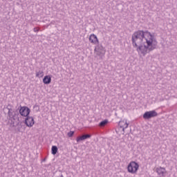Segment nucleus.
<instances>
[{
  "label": "nucleus",
  "instance_id": "nucleus-4",
  "mask_svg": "<svg viewBox=\"0 0 177 177\" xmlns=\"http://www.w3.org/2000/svg\"><path fill=\"white\" fill-rule=\"evenodd\" d=\"M157 115H158V114L156 111H147L143 114V118L145 120H150V118L157 117Z\"/></svg>",
  "mask_w": 177,
  "mask_h": 177
},
{
  "label": "nucleus",
  "instance_id": "nucleus-14",
  "mask_svg": "<svg viewBox=\"0 0 177 177\" xmlns=\"http://www.w3.org/2000/svg\"><path fill=\"white\" fill-rule=\"evenodd\" d=\"M107 122H109V121L104 120V121L101 122L99 125L100 127H104L107 124Z\"/></svg>",
  "mask_w": 177,
  "mask_h": 177
},
{
  "label": "nucleus",
  "instance_id": "nucleus-10",
  "mask_svg": "<svg viewBox=\"0 0 177 177\" xmlns=\"http://www.w3.org/2000/svg\"><path fill=\"white\" fill-rule=\"evenodd\" d=\"M156 172L158 174V175H162V176H164L165 174H167V171L165 170V168L164 167H158L156 169Z\"/></svg>",
  "mask_w": 177,
  "mask_h": 177
},
{
  "label": "nucleus",
  "instance_id": "nucleus-3",
  "mask_svg": "<svg viewBox=\"0 0 177 177\" xmlns=\"http://www.w3.org/2000/svg\"><path fill=\"white\" fill-rule=\"evenodd\" d=\"M129 124L127 122V120H120L119 122V128L116 130L118 135H124L125 133V129L128 128Z\"/></svg>",
  "mask_w": 177,
  "mask_h": 177
},
{
  "label": "nucleus",
  "instance_id": "nucleus-9",
  "mask_svg": "<svg viewBox=\"0 0 177 177\" xmlns=\"http://www.w3.org/2000/svg\"><path fill=\"white\" fill-rule=\"evenodd\" d=\"M50 82H52V75H48L44 76V77L43 78V83L46 85H49Z\"/></svg>",
  "mask_w": 177,
  "mask_h": 177
},
{
  "label": "nucleus",
  "instance_id": "nucleus-16",
  "mask_svg": "<svg viewBox=\"0 0 177 177\" xmlns=\"http://www.w3.org/2000/svg\"><path fill=\"white\" fill-rule=\"evenodd\" d=\"M34 31H35V32H37L39 31V29L38 28H35Z\"/></svg>",
  "mask_w": 177,
  "mask_h": 177
},
{
  "label": "nucleus",
  "instance_id": "nucleus-2",
  "mask_svg": "<svg viewBox=\"0 0 177 177\" xmlns=\"http://www.w3.org/2000/svg\"><path fill=\"white\" fill-rule=\"evenodd\" d=\"M139 171V163L131 161L127 166V171L132 175H136Z\"/></svg>",
  "mask_w": 177,
  "mask_h": 177
},
{
  "label": "nucleus",
  "instance_id": "nucleus-15",
  "mask_svg": "<svg viewBox=\"0 0 177 177\" xmlns=\"http://www.w3.org/2000/svg\"><path fill=\"white\" fill-rule=\"evenodd\" d=\"M67 136H68V138H73V136H74V131H71L67 133Z\"/></svg>",
  "mask_w": 177,
  "mask_h": 177
},
{
  "label": "nucleus",
  "instance_id": "nucleus-5",
  "mask_svg": "<svg viewBox=\"0 0 177 177\" xmlns=\"http://www.w3.org/2000/svg\"><path fill=\"white\" fill-rule=\"evenodd\" d=\"M25 124L28 128L34 127V124H35L34 118L32 116H27L25 119Z\"/></svg>",
  "mask_w": 177,
  "mask_h": 177
},
{
  "label": "nucleus",
  "instance_id": "nucleus-6",
  "mask_svg": "<svg viewBox=\"0 0 177 177\" xmlns=\"http://www.w3.org/2000/svg\"><path fill=\"white\" fill-rule=\"evenodd\" d=\"M30 111V109L27 106H21L19 109V113L22 117H28Z\"/></svg>",
  "mask_w": 177,
  "mask_h": 177
},
{
  "label": "nucleus",
  "instance_id": "nucleus-1",
  "mask_svg": "<svg viewBox=\"0 0 177 177\" xmlns=\"http://www.w3.org/2000/svg\"><path fill=\"white\" fill-rule=\"evenodd\" d=\"M132 44L139 55L145 56L157 48V39L149 31L138 30L132 35Z\"/></svg>",
  "mask_w": 177,
  "mask_h": 177
},
{
  "label": "nucleus",
  "instance_id": "nucleus-13",
  "mask_svg": "<svg viewBox=\"0 0 177 177\" xmlns=\"http://www.w3.org/2000/svg\"><path fill=\"white\" fill-rule=\"evenodd\" d=\"M52 154L55 156L57 153V147L53 146L51 148Z\"/></svg>",
  "mask_w": 177,
  "mask_h": 177
},
{
  "label": "nucleus",
  "instance_id": "nucleus-12",
  "mask_svg": "<svg viewBox=\"0 0 177 177\" xmlns=\"http://www.w3.org/2000/svg\"><path fill=\"white\" fill-rule=\"evenodd\" d=\"M36 77L37 78H42L44 77V71H38L36 72Z\"/></svg>",
  "mask_w": 177,
  "mask_h": 177
},
{
  "label": "nucleus",
  "instance_id": "nucleus-11",
  "mask_svg": "<svg viewBox=\"0 0 177 177\" xmlns=\"http://www.w3.org/2000/svg\"><path fill=\"white\" fill-rule=\"evenodd\" d=\"M103 49V47H101V48H99V46H95L94 52H96L97 55H100L102 53V50Z\"/></svg>",
  "mask_w": 177,
  "mask_h": 177
},
{
  "label": "nucleus",
  "instance_id": "nucleus-8",
  "mask_svg": "<svg viewBox=\"0 0 177 177\" xmlns=\"http://www.w3.org/2000/svg\"><path fill=\"white\" fill-rule=\"evenodd\" d=\"M91 134H85L81 136H78L76 138V141L77 143H80V142H82V140H85L86 139H89L91 138Z\"/></svg>",
  "mask_w": 177,
  "mask_h": 177
},
{
  "label": "nucleus",
  "instance_id": "nucleus-7",
  "mask_svg": "<svg viewBox=\"0 0 177 177\" xmlns=\"http://www.w3.org/2000/svg\"><path fill=\"white\" fill-rule=\"evenodd\" d=\"M88 41L91 44H93V45H99V39H97V36L95 34H91L89 36Z\"/></svg>",
  "mask_w": 177,
  "mask_h": 177
}]
</instances>
